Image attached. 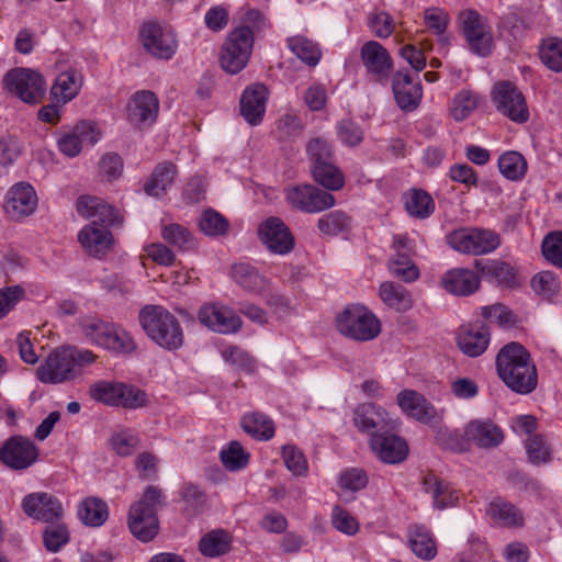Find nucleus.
Wrapping results in <instances>:
<instances>
[{
    "label": "nucleus",
    "instance_id": "nucleus-1",
    "mask_svg": "<svg viewBox=\"0 0 562 562\" xmlns=\"http://www.w3.org/2000/svg\"><path fill=\"white\" fill-rule=\"evenodd\" d=\"M496 371L506 386L518 394H529L538 385L536 364L519 342H509L498 351Z\"/></svg>",
    "mask_w": 562,
    "mask_h": 562
},
{
    "label": "nucleus",
    "instance_id": "nucleus-2",
    "mask_svg": "<svg viewBox=\"0 0 562 562\" xmlns=\"http://www.w3.org/2000/svg\"><path fill=\"white\" fill-rule=\"evenodd\" d=\"M97 356L88 349L60 347L53 350L36 369V378L45 384H60L82 374L86 366L95 361Z\"/></svg>",
    "mask_w": 562,
    "mask_h": 562
},
{
    "label": "nucleus",
    "instance_id": "nucleus-3",
    "mask_svg": "<svg viewBox=\"0 0 562 562\" xmlns=\"http://www.w3.org/2000/svg\"><path fill=\"white\" fill-rule=\"evenodd\" d=\"M139 324L159 347L176 351L183 346L184 335L179 319L161 305H146L138 314Z\"/></svg>",
    "mask_w": 562,
    "mask_h": 562
},
{
    "label": "nucleus",
    "instance_id": "nucleus-4",
    "mask_svg": "<svg viewBox=\"0 0 562 562\" xmlns=\"http://www.w3.org/2000/svg\"><path fill=\"white\" fill-rule=\"evenodd\" d=\"M161 506H164L162 491L154 485L147 486L140 499L131 506L128 527L140 541L148 542L158 533L157 510Z\"/></svg>",
    "mask_w": 562,
    "mask_h": 562
},
{
    "label": "nucleus",
    "instance_id": "nucleus-5",
    "mask_svg": "<svg viewBox=\"0 0 562 562\" xmlns=\"http://www.w3.org/2000/svg\"><path fill=\"white\" fill-rule=\"evenodd\" d=\"M85 336L93 344L117 355H128L136 349L133 337L114 323L89 318L81 323Z\"/></svg>",
    "mask_w": 562,
    "mask_h": 562
},
{
    "label": "nucleus",
    "instance_id": "nucleus-6",
    "mask_svg": "<svg viewBox=\"0 0 562 562\" xmlns=\"http://www.w3.org/2000/svg\"><path fill=\"white\" fill-rule=\"evenodd\" d=\"M339 333L358 341L375 338L381 331L380 321L362 305H349L336 317Z\"/></svg>",
    "mask_w": 562,
    "mask_h": 562
},
{
    "label": "nucleus",
    "instance_id": "nucleus-7",
    "mask_svg": "<svg viewBox=\"0 0 562 562\" xmlns=\"http://www.w3.org/2000/svg\"><path fill=\"white\" fill-rule=\"evenodd\" d=\"M254 46V33L249 26L233 30L221 53V66L231 74L240 72L248 64Z\"/></svg>",
    "mask_w": 562,
    "mask_h": 562
},
{
    "label": "nucleus",
    "instance_id": "nucleus-8",
    "mask_svg": "<svg viewBox=\"0 0 562 562\" xmlns=\"http://www.w3.org/2000/svg\"><path fill=\"white\" fill-rule=\"evenodd\" d=\"M91 398L109 406L138 408L145 405L146 394L122 382L98 381L90 385Z\"/></svg>",
    "mask_w": 562,
    "mask_h": 562
},
{
    "label": "nucleus",
    "instance_id": "nucleus-9",
    "mask_svg": "<svg viewBox=\"0 0 562 562\" xmlns=\"http://www.w3.org/2000/svg\"><path fill=\"white\" fill-rule=\"evenodd\" d=\"M448 245L454 250L468 255H484L499 246V237L493 231L483 228H459L447 235Z\"/></svg>",
    "mask_w": 562,
    "mask_h": 562
},
{
    "label": "nucleus",
    "instance_id": "nucleus-10",
    "mask_svg": "<svg viewBox=\"0 0 562 562\" xmlns=\"http://www.w3.org/2000/svg\"><path fill=\"white\" fill-rule=\"evenodd\" d=\"M3 83L5 88L25 103H37L45 93L42 75L29 68L9 70Z\"/></svg>",
    "mask_w": 562,
    "mask_h": 562
},
{
    "label": "nucleus",
    "instance_id": "nucleus-11",
    "mask_svg": "<svg viewBox=\"0 0 562 562\" xmlns=\"http://www.w3.org/2000/svg\"><path fill=\"white\" fill-rule=\"evenodd\" d=\"M492 101L503 115L515 123H525L529 119L526 99L521 91L510 81L495 83Z\"/></svg>",
    "mask_w": 562,
    "mask_h": 562
},
{
    "label": "nucleus",
    "instance_id": "nucleus-12",
    "mask_svg": "<svg viewBox=\"0 0 562 562\" xmlns=\"http://www.w3.org/2000/svg\"><path fill=\"white\" fill-rule=\"evenodd\" d=\"M286 201L305 213H319L335 205L336 199L328 191L313 184H300L286 190Z\"/></svg>",
    "mask_w": 562,
    "mask_h": 562
},
{
    "label": "nucleus",
    "instance_id": "nucleus-13",
    "mask_svg": "<svg viewBox=\"0 0 562 562\" xmlns=\"http://www.w3.org/2000/svg\"><path fill=\"white\" fill-rule=\"evenodd\" d=\"M139 38L146 53L158 59H170L177 50L175 33L155 22L144 23Z\"/></svg>",
    "mask_w": 562,
    "mask_h": 562
},
{
    "label": "nucleus",
    "instance_id": "nucleus-14",
    "mask_svg": "<svg viewBox=\"0 0 562 562\" xmlns=\"http://www.w3.org/2000/svg\"><path fill=\"white\" fill-rule=\"evenodd\" d=\"M38 458V448L27 437L20 435L9 438L0 449L1 462L12 470H25Z\"/></svg>",
    "mask_w": 562,
    "mask_h": 562
},
{
    "label": "nucleus",
    "instance_id": "nucleus-15",
    "mask_svg": "<svg viewBox=\"0 0 562 562\" xmlns=\"http://www.w3.org/2000/svg\"><path fill=\"white\" fill-rule=\"evenodd\" d=\"M462 33L471 50L487 56L492 49L493 37L475 10H465L459 14Z\"/></svg>",
    "mask_w": 562,
    "mask_h": 562
},
{
    "label": "nucleus",
    "instance_id": "nucleus-16",
    "mask_svg": "<svg viewBox=\"0 0 562 562\" xmlns=\"http://www.w3.org/2000/svg\"><path fill=\"white\" fill-rule=\"evenodd\" d=\"M395 429H385L382 432H374L370 438V448L375 457L387 464L403 462L408 454L406 441L397 434Z\"/></svg>",
    "mask_w": 562,
    "mask_h": 562
},
{
    "label": "nucleus",
    "instance_id": "nucleus-17",
    "mask_svg": "<svg viewBox=\"0 0 562 562\" xmlns=\"http://www.w3.org/2000/svg\"><path fill=\"white\" fill-rule=\"evenodd\" d=\"M159 113L157 95L149 90L135 92L126 105V119L137 128L151 126Z\"/></svg>",
    "mask_w": 562,
    "mask_h": 562
},
{
    "label": "nucleus",
    "instance_id": "nucleus-18",
    "mask_svg": "<svg viewBox=\"0 0 562 562\" xmlns=\"http://www.w3.org/2000/svg\"><path fill=\"white\" fill-rule=\"evenodd\" d=\"M22 508L29 517L46 524L57 522L64 515L60 501L45 492L31 493L24 496Z\"/></svg>",
    "mask_w": 562,
    "mask_h": 562
},
{
    "label": "nucleus",
    "instance_id": "nucleus-19",
    "mask_svg": "<svg viewBox=\"0 0 562 562\" xmlns=\"http://www.w3.org/2000/svg\"><path fill=\"white\" fill-rule=\"evenodd\" d=\"M37 202L34 188L27 182H18L7 192L3 207L10 218L19 221L31 215Z\"/></svg>",
    "mask_w": 562,
    "mask_h": 562
},
{
    "label": "nucleus",
    "instance_id": "nucleus-20",
    "mask_svg": "<svg viewBox=\"0 0 562 562\" xmlns=\"http://www.w3.org/2000/svg\"><path fill=\"white\" fill-rule=\"evenodd\" d=\"M353 424L362 432H382L385 429H395L397 422L393 419L382 407L372 403L359 405L353 412Z\"/></svg>",
    "mask_w": 562,
    "mask_h": 562
},
{
    "label": "nucleus",
    "instance_id": "nucleus-21",
    "mask_svg": "<svg viewBox=\"0 0 562 562\" xmlns=\"http://www.w3.org/2000/svg\"><path fill=\"white\" fill-rule=\"evenodd\" d=\"M198 318L203 325L220 334H234L240 329L243 324L240 317L233 310L216 304L202 306Z\"/></svg>",
    "mask_w": 562,
    "mask_h": 562
},
{
    "label": "nucleus",
    "instance_id": "nucleus-22",
    "mask_svg": "<svg viewBox=\"0 0 562 562\" xmlns=\"http://www.w3.org/2000/svg\"><path fill=\"white\" fill-rule=\"evenodd\" d=\"M361 59L367 71L373 76L378 82L385 81L393 69L391 55L375 41H369L361 47Z\"/></svg>",
    "mask_w": 562,
    "mask_h": 562
},
{
    "label": "nucleus",
    "instance_id": "nucleus-23",
    "mask_svg": "<svg viewBox=\"0 0 562 562\" xmlns=\"http://www.w3.org/2000/svg\"><path fill=\"white\" fill-rule=\"evenodd\" d=\"M77 211L80 215L92 218L90 224L110 229L121 218L115 209L98 196L83 195L77 202Z\"/></svg>",
    "mask_w": 562,
    "mask_h": 562
},
{
    "label": "nucleus",
    "instance_id": "nucleus-24",
    "mask_svg": "<svg viewBox=\"0 0 562 562\" xmlns=\"http://www.w3.org/2000/svg\"><path fill=\"white\" fill-rule=\"evenodd\" d=\"M392 91L397 105L408 112L418 106L423 97L420 82H415L407 70H397L393 75Z\"/></svg>",
    "mask_w": 562,
    "mask_h": 562
},
{
    "label": "nucleus",
    "instance_id": "nucleus-25",
    "mask_svg": "<svg viewBox=\"0 0 562 562\" xmlns=\"http://www.w3.org/2000/svg\"><path fill=\"white\" fill-rule=\"evenodd\" d=\"M99 139L95 125L88 121H81L75 125L71 132L64 134L57 142L58 149L68 157L80 154L83 145H94Z\"/></svg>",
    "mask_w": 562,
    "mask_h": 562
},
{
    "label": "nucleus",
    "instance_id": "nucleus-26",
    "mask_svg": "<svg viewBox=\"0 0 562 562\" xmlns=\"http://www.w3.org/2000/svg\"><path fill=\"white\" fill-rule=\"evenodd\" d=\"M268 90L263 85H252L245 89L240 97V114L247 123L256 126L262 122Z\"/></svg>",
    "mask_w": 562,
    "mask_h": 562
},
{
    "label": "nucleus",
    "instance_id": "nucleus-27",
    "mask_svg": "<svg viewBox=\"0 0 562 562\" xmlns=\"http://www.w3.org/2000/svg\"><path fill=\"white\" fill-rule=\"evenodd\" d=\"M491 333L483 323L460 328L457 342L460 350L469 357L481 356L488 347Z\"/></svg>",
    "mask_w": 562,
    "mask_h": 562
},
{
    "label": "nucleus",
    "instance_id": "nucleus-28",
    "mask_svg": "<svg viewBox=\"0 0 562 562\" xmlns=\"http://www.w3.org/2000/svg\"><path fill=\"white\" fill-rule=\"evenodd\" d=\"M78 239L85 250L93 257L101 258L109 254L114 245L110 229L94 224L86 225L79 233Z\"/></svg>",
    "mask_w": 562,
    "mask_h": 562
},
{
    "label": "nucleus",
    "instance_id": "nucleus-29",
    "mask_svg": "<svg viewBox=\"0 0 562 562\" xmlns=\"http://www.w3.org/2000/svg\"><path fill=\"white\" fill-rule=\"evenodd\" d=\"M231 277L238 286L249 293L263 294L270 289L269 280L248 262L234 263Z\"/></svg>",
    "mask_w": 562,
    "mask_h": 562
},
{
    "label": "nucleus",
    "instance_id": "nucleus-30",
    "mask_svg": "<svg viewBox=\"0 0 562 562\" xmlns=\"http://www.w3.org/2000/svg\"><path fill=\"white\" fill-rule=\"evenodd\" d=\"M441 284L453 295L467 296L480 288V277L470 269L454 268L447 271Z\"/></svg>",
    "mask_w": 562,
    "mask_h": 562
},
{
    "label": "nucleus",
    "instance_id": "nucleus-31",
    "mask_svg": "<svg viewBox=\"0 0 562 562\" xmlns=\"http://www.w3.org/2000/svg\"><path fill=\"white\" fill-rule=\"evenodd\" d=\"M397 404L409 417L428 423L436 416L435 407L425 396L414 390H403L397 395Z\"/></svg>",
    "mask_w": 562,
    "mask_h": 562
},
{
    "label": "nucleus",
    "instance_id": "nucleus-32",
    "mask_svg": "<svg viewBox=\"0 0 562 562\" xmlns=\"http://www.w3.org/2000/svg\"><path fill=\"white\" fill-rule=\"evenodd\" d=\"M465 434L480 448H495L504 440L503 430L491 420L471 422Z\"/></svg>",
    "mask_w": 562,
    "mask_h": 562
},
{
    "label": "nucleus",
    "instance_id": "nucleus-33",
    "mask_svg": "<svg viewBox=\"0 0 562 562\" xmlns=\"http://www.w3.org/2000/svg\"><path fill=\"white\" fill-rule=\"evenodd\" d=\"M177 177V167L170 161H162L156 166L151 176L144 184V191L158 198L173 184Z\"/></svg>",
    "mask_w": 562,
    "mask_h": 562
},
{
    "label": "nucleus",
    "instance_id": "nucleus-34",
    "mask_svg": "<svg viewBox=\"0 0 562 562\" xmlns=\"http://www.w3.org/2000/svg\"><path fill=\"white\" fill-rule=\"evenodd\" d=\"M379 295L387 307L398 313H404L413 306L411 292L402 284L393 281L382 282L379 289Z\"/></svg>",
    "mask_w": 562,
    "mask_h": 562
},
{
    "label": "nucleus",
    "instance_id": "nucleus-35",
    "mask_svg": "<svg viewBox=\"0 0 562 562\" xmlns=\"http://www.w3.org/2000/svg\"><path fill=\"white\" fill-rule=\"evenodd\" d=\"M240 427L247 435L257 440L268 441L276 434L273 420L260 412L245 414L240 419Z\"/></svg>",
    "mask_w": 562,
    "mask_h": 562
},
{
    "label": "nucleus",
    "instance_id": "nucleus-36",
    "mask_svg": "<svg viewBox=\"0 0 562 562\" xmlns=\"http://www.w3.org/2000/svg\"><path fill=\"white\" fill-rule=\"evenodd\" d=\"M487 514L504 527L517 528L524 525L521 512L514 504L499 497L490 503Z\"/></svg>",
    "mask_w": 562,
    "mask_h": 562
},
{
    "label": "nucleus",
    "instance_id": "nucleus-37",
    "mask_svg": "<svg viewBox=\"0 0 562 562\" xmlns=\"http://www.w3.org/2000/svg\"><path fill=\"white\" fill-rule=\"evenodd\" d=\"M423 485L425 492L431 494L434 504L439 509L453 505L458 499V496L449 484L432 473H428L424 476Z\"/></svg>",
    "mask_w": 562,
    "mask_h": 562
},
{
    "label": "nucleus",
    "instance_id": "nucleus-38",
    "mask_svg": "<svg viewBox=\"0 0 562 562\" xmlns=\"http://www.w3.org/2000/svg\"><path fill=\"white\" fill-rule=\"evenodd\" d=\"M82 83L81 75L74 69L59 74L52 87V93L64 103L77 95Z\"/></svg>",
    "mask_w": 562,
    "mask_h": 562
},
{
    "label": "nucleus",
    "instance_id": "nucleus-39",
    "mask_svg": "<svg viewBox=\"0 0 562 562\" xmlns=\"http://www.w3.org/2000/svg\"><path fill=\"white\" fill-rule=\"evenodd\" d=\"M407 213L416 218H427L435 210L432 198L424 190L413 189L404 195Z\"/></svg>",
    "mask_w": 562,
    "mask_h": 562
},
{
    "label": "nucleus",
    "instance_id": "nucleus-40",
    "mask_svg": "<svg viewBox=\"0 0 562 562\" xmlns=\"http://www.w3.org/2000/svg\"><path fill=\"white\" fill-rule=\"evenodd\" d=\"M78 516L87 526H102L109 516L108 505L105 502L97 497L86 498L79 506Z\"/></svg>",
    "mask_w": 562,
    "mask_h": 562
},
{
    "label": "nucleus",
    "instance_id": "nucleus-41",
    "mask_svg": "<svg viewBox=\"0 0 562 562\" xmlns=\"http://www.w3.org/2000/svg\"><path fill=\"white\" fill-rule=\"evenodd\" d=\"M161 237L165 241L180 251H189L195 248L196 241L189 229L180 224H166L161 226Z\"/></svg>",
    "mask_w": 562,
    "mask_h": 562
},
{
    "label": "nucleus",
    "instance_id": "nucleus-42",
    "mask_svg": "<svg viewBox=\"0 0 562 562\" xmlns=\"http://www.w3.org/2000/svg\"><path fill=\"white\" fill-rule=\"evenodd\" d=\"M231 548L228 532L217 529L207 532L199 543L201 553L205 557L215 558L225 554Z\"/></svg>",
    "mask_w": 562,
    "mask_h": 562
},
{
    "label": "nucleus",
    "instance_id": "nucleus-43",
    "mask_svg": "<svg viewBox=\"0 0 562 562\" xmlns=\"http://www.w3.org/2000/svg\"><path fill=\"white\" fill-rule=\"evenodd\" d=\"M312 175L314 180L326 190L336 191L345 184V177L334 161L312 166Z\"/></svg>",
    "mask_w": 562,
    "mask_h": 562
},
{
    "label": "nucleus",
    "instance_id": "nucleus-44",
    "mask_svg": "<svg viewBox=\"0 0 562 562\" xmlns=\"http://www.w3.org/2000/svg\"><path fill=\"white\" fill-rule=\"evenodd\" d=\"M288 47L307 66H316L322 57V50L316 43L303 37L294 36L288 40Z\"/></svg>",
    "mask_w": 562,
    "mask_h": 562
},
{
    "label": "nucleus",
    "instance_id": "nucleus-45",
    "mask_svg": "<svg viewBox=\"0 0 562 562\" xmlns=\"http://www.w3.org/2000/svg\"><path fill=\"white\" fill-rule=\"evenodd\" d=\"M180 496L183 503L182 510L187 516L193 517L203 512L206 495L198 485L184 483L181 486Z\"/></svg>",
    "mask_w": 562,
    "mask_h": 562
},
{
    "label": "nucleus",
    "instance_id": "nucleus-46",
    "mask_svg": "<svg viewBox=\"0 0 562 562\" xmlns=\"http://www.w3.org/2000/svg\"><path fill=\"white\" fill-rule=\"evenodd\" d=\"M351 227V217L342 211H333L317 221V228L322 235L336 236L349 231Z\"/></svg>",
    "mask_w": 562,
    "mask_h": 562
},
{
    "label": "nucleus",
    "instance_id": "nucleus-47",
    "mask_svg": "<svg viewBox=\"0 0 562 562\" xmlns=\"http://www.w3.org/2000/svg\"><path fill=\"white\" fill-rule=\"evenodd\" d=\"M390 273L402 280L403 282L409 283L416 281L419 276L418 267L409 258V254L400 252L389 261Z\"/></svg>",
    "mask_w": 562,
    "mask_h": 562
},
{
    "label": "nucleus",
    "instance_id": "nucleus-48",
    "mask_svg": "<svg viewBox=\"0 0 562 562\" xmlns=\"http://www.w3.org/2000/svg\"><path fill=\"white\" fill-rule=\"evenodd\" d=\"M498 168L507 179L519 180L526 175L527 161L520 153L507 151L498 158Z\"/></svg>",
    "mask_w": 562,
    "mask_h": 562
},
{
    "label": "nucleus",
    "instance_id": "nucleus-49",
    "mask_svg": "<svg viewBox=\"0 0 562 562\" xmlns=\"http://www.w3.org/2000/svg\"><path fill=\"white\" fill-rule=\"evenodd\" d=\"M250 454L245 451L240 442L231 441L226 448L220 452V459L224 468L231 472L245 469L249 462Z\"/></svg>",
    "mask_w": 562,
    "mask_h": 562
},
{
    "label": "nucleus",
    "instance_id": "nucleus-50",
    "mask_svg": "<svg viewBox=\"0 0 562 562\" xmlns=\"http://www.w3.org/2000/svg\"><path fill=\"white\" fill-rule=\"evenodd\" d=\"M260 241L272 252L281 254V220L271 216L258 227Z\"/></svg>",
    "mask_w": 562,
    "mask_h": 562
},
{
    "label": "nucleus",
    "instance_id": "nucleus-51",
    "mask_svg": "<svg viewBox=\"0 0 562 562\" xmlns=\"http://www.w3.org/2000/svg\"><path fill=\"white\" fill-rule=\"evenodd\" d=\"M199 227L206 236L218 237L228 233L229 222L217 211L209 209L202 213L199 221Z\"/></svg>",
    "mask_w": 562,
    "mask_h": 562
},
{
    "label": "nucleus",
    "instance_id": "nucleus-52",
    "mask_svg": "<svg viewBox=\"0 0 562 562\" xmlns=\"http://www.w3.org/2000/svg\"><path fill=\"white\" fill-rule=\"evenodd\" d=\"M411 549L420 559L431 560L437 554L432 537L422 527H416L409 539Z\"/></svg>",
    "mask_w": 562,
    "mask_h": 562
},
{
    "label": "nucleus",
    "instance_id": "nucleus-53",
    "mask_svg": "<svg viewBox=\"0 0 562 562\" xmlns=\"http://www.w3.org/2000/svg\"><path fill=\"white\" fill-rule=\"evenodd\" d=\"M532 290L546 300H551L560 292V281L551 271H541L530 281Z\"/></svg>",
    "mask_w": 562,
    "mask_h": 562
},
{
    "label": "nucleus",
    "instance_id": "nucleus-54",
    "mask_svg": "<svg viewBox=\"0 0 562 562\" xmlns=\"http://www.w3.org/2000/svg\"><path fill=\"white\" fill-rule=\"evenodd\" d=\"M477 105L479 95L470 90H462L453 99L451 115L456 121H463Z\"/></svg>",
    "mask_w": 562,
    "mask_h": 562
},
{
    "label": "nucleus",
    "instance_id": "nucleus-55",
    "mask_svg": "<svg viewBox=\"0 0 562 562\" xmlns=\"http://www.w3.org/2000/svg\"><path fill=\"white\" fill-rule=\"evenodd\" d=\"M283 464L294 477H305L308 463L304 453L294 446H283Z\"/></svg>",
    "mask_w": 562,
    "mask_h": 562
},
{
    "label": "nucleus",
    "instance_id": "nucleus-56",
    "mask_svg": "<svg viewBox=\"0 0 562 562\" xmlns=\"http://www.w3.org/2000/svg\"><path fill=\"white\" fill-rule=\"evenodd\" d=\"M542 63L553 71H562V40L550 38L540 47Z\"/></svg>",
    "mask_w": 562,
    "mask_h": 562
},
{
    "label": "nucleus",
    "instance_id": "nucleus-57",
    "mask_svg": "<svg viewBox=\"0 0 562 562\" xmlns=\"http://www.w3.org/2000/svg\"><path fill=\"white\" fill-rule=\"evenodd\" d=\"M312 166L334 161L333 146L322 137L312 138L306 145Z\"/></svg>",
    "mask_w": 562,
    "mask_h": 562
},
{
    "label": "nucleus",
    "instance_id": "nucleus-58",
    "mask_svg": "<svg viewBox=\"0 0 562 562\" xmlns=\"http://www.w3.org/2000/svg\"><path fill=\"white\" fill-rule=\"evenodd\" d=\"M541 251L550 263L562 268V232L549 233L542 240Z\"/></svg>",
    "mask_w": 562,
    "mask_h": 562
},
{
    "label": "nucleus",
    "instance_id": "nucleus-59",
    "mask_svg": "<svg viewBox=\"0 0 562 562\" xmlns=\"http://www.w3.org/2000/svg\"><path fill=\"white\" fill-rule=\"evenodd\" d=\"M222 357L226 362L240 371L251 373L255 370L256 363L254 358L239 347L228 346L222 351Z\"/></svg>",
    "mask_w": 562,
    "mask_h": 562
},
{
    "label": "nucleus",
    "instance_id": "nucleus-60",
    "mask_svg": "<svg viewBox=\"0 0 562 562\" xmlns=\"http://www.w3.org/2000/svg\"><path fill=\"white\" fill-rule=\"evenodd\" d=\"M44 546L50 552H57L69 541V531L65 525L49 526L43 535Z\"/></svg>",
    "mask_w": 562,
    "mask_h": 562
},
{
    "label": "nucleus",
    "instance_id": "nucleus-61",
    "mask_svg": "<svg viewBox=\"0 0 562 562\" xmlns=\"http://www.w3.org/2000/svg\"><path fill=\"white\" fill-rule=\"evenodd\" d=\"M527 453L533 464L547 463L551 460L550 449L540 435H535L527 440Z\"/></svg>",
    "mask_w": 562,
    "mask_h": 562
},
{
    "label": "nucleus",
    "instance_id": "nucleus-62",
    "mask_svg": "<svg viewBox=\"0 0 562 562\" xmlns=\"http://www.w3.org/2000/svg\"><path fill=\"white\" fill-rule=\"evenodd\" d=\"M369 479L362 469L351 468L344 471L339 476V486L342 490L357 492L368 485Z\"/></svg>",
    "mask_w": 562,
    "mask_h": 562
},
{
    "label": "nucleus",
    "instance_id": "nucleus-63",
    "mask_svg": "<svg viewBox=\"0 0 562 562\" xmlns=\"http://www.w3.org/2000/svg\"><path fill=\"white\" fill-rule=\"evenodd\" d=\"M331 524L337 530L346 535H355L359 529L357 519L348 510L338 505L333 508Z\"/></svg>",
    "mask_w": 562,
    "mask_h": 562
},
{
    "label": "nucleus",
    "instance_id": "nucleus-64",
    "mask_svg": "<svg viewBox=\"0 0 562 562\" xmlns=\"http://www.w3.org/2000/svg\"><path fill=\"white\" fill-rule=\"evenodd\" d=\"M338 138L347 146H358L363 139L362 128L350 120H342L337 125Z\"/></svg>",
    "mask_w": 562,
    "mask_h": 562
}]
</instances>
